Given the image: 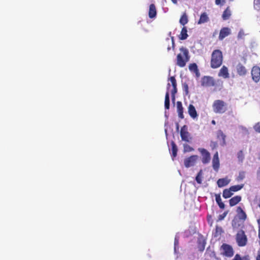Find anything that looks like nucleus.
I'll return each mask as SVG.
<instances>
[{
	"label": "nucleus",
	"instance_id": "f257e3e1",
	"mask_svg": "<svg viewBox=\"0 0 260 260\" xmlns=\"http://www.w3.org/2000/svg\"><path fill=\"white\" fill-rule=\"evenodd\" d=\"M223 56L222 52L219 49L213 50L211 54L210 67L212 69L220 67L223 62Z\"/></svg>",
	"mask_w": 260,
	"mask_h": 260
},
{
	"label": "nucleus",
	"instance_id": "f03ea898",
	"mask_svg": "<svg viewBox=\"0 0 260 260\" xmlns=\"http://www.w3.org/2000/svg\"><path fill=\"white\" fill-rule=\"evenodd\" d=\"M180 51L182 53H179L177 56V65L181 68L185 66L186 63L189 60V52L187 49L182 47Z\"/></svg>",
	"mask_w": 260,
	"mask_h": 260
},
{
	"label": "nucleus",
	"instance_id": "7ed1b4c3",
	"mask_svg": "<svg viewBox=\"0 0 260 260\" xmlns=\"http://www.w3.org/2000/svg\"><path fill=\"white\" fill-rule=\"evenodd\" d=\"M212 108L215 113L219 114H223L228 110L227 104L221 100L214 101L212 105Z\"/></svg>",
	"mask_w": 260,
	"mask_h": 260
},
{
	"label": "nucleus",
	"instance_id": "20e7f679",
	"mask_svg": "<svg viewBox=\"0 0 260 260\" xmlns=\"http://www.w3.org/2000/svg\"><path fill=\"white\" fill-rule=\"evenodd\" d=\"M236 240L237 244L240 247L245 246L247 243V238L243 230L238 232L236 236Z\"/></svg>",
	"mask_w": 260,
	"mask_h": 260
},
{
	"label": "nucleus",
	"instance_id": "39448f33",
	"mask_svg": "<svg viewBox=\"0 0 260 260\" xmlns=\"http://www.w3.org/2000/svg\"><path fill=\"white\" fill-rule=\"evenodd\" d=\"M220 250L221 254L223 256L231 257L234 255V251L233 247L230 245L223 243L221 246Z\"/></svg>",
	"mask_w": 260,
	"mask_h": 260
},
{
	"label": "nucleus",
	"instance_id": "423d86ee",
	"mask_svg": "<svg viewBox=\"0 0 260 260\" xmlns=\"http://www.w3.org/2000/svg\"><path fill=\"white\" fill-rule=\"evenodd\" d=\"M180 136L182 140L186 142L190 143L192 139L191 134L188 131V127L186 125L181 127Z\"/></svg>",
	"mask_w": 260,
	"mask_h": 260
},
{
	"label": "nucleus",
	"instance_id": "0eeeda50",
	"mask_svg": "<svg viewBox=\"0 0 260 260\" xmlns=\"http://www.w3.org/2000/svg\"><path fill=\"white\" fill-rule=\"evenodd\" d=\"M198 156L197 155H192L189 157H186L184 160V165L186 168H189L194 166L198 159Z\"/></svg>",
	"mask_w": 260,
	"mask_h": 260
},
{
	"label": "nucleus",
	"instance_id": "6e6552de",
	"mask_svg": "<svg viewBox=\"0 0 260 260\" xmlns=\"http://www.w3.org/2000/svg\"><path fill=\"white\" fill-rule=\"evenodd\" d=\"M198 151L201 154L203 164H208L211 159L210 153L206 149L203 148H198Z\"/></svg>",
	"mask_w": 260,
	"mask_h": 260
},
{
	"label": "nucleus",
	"instance_id": "1a4fd4ad",
	"mask_svg": "<svg viewBox=\"0 0 260 260\" xmlns=\"http://www.w3.org/2000/svg\"><path fill=\"white\" fill-rule=\"evenodd\" d=\"M215 81L214 78L210 76H204L201 79V85L204 87L214 86Z\"/></svg>",
	"mask_w": 260,
	"mask_h": 260
},
{
	"label": "nucleus",
	"instance_id": "9d476101",
	"mask_svg": "<svg viewBox=\"0 0 260 260\" xmlns=\"http://www.w3.org/2000/svg\"><path fill=\"white\" fill-rule=\"evenodd\" d=\"M251 75L253 81L258 83L260 81V68L257 66H253L251 71Z\"/></svg>",
	"mask_w": 260,
	"mask_h": 260
},
{
	"label": "nucleus",
	"instance_id": "9b49d317",
	"mask_svg": "<svg viewBox=\"0 0 260 260\" xmlns=\"http://www.w3.org/2000/svg\"><path fill=\"white\" fill-rule=\"evenodd\" d=\"M169 80L171 82L173 89L171 91L172 101L174 102L175 101V94L177 92V82L175 77H171Z\"/></svg>",
	"mask_w": 260,
	"mask_h": 260
},
{
	"label": "nucleus",
	"instance_id": "f8f14e48",
	"mask_svg": "<svg viewBox=\"0 0 260 260\" xmlns=\"http://www.w3.org/2000/svg\"><path fill=\"white\" fill-rule=\"evenodd\" d=\"M219 159L218 157V152L216 151L212 159V167L213 169L215 171H218L219 168Z\"/></svg>",
	"mask_w": 260,
	"mask_h": 260
},
{
	"label": "nucleus",
	"instance_id": "ddd939ff",
	"mask_svg": "<svg viewBox=\"0 0 260 260\" xmlns=\"http://www.w3.org/2000/svg\"><path fill=\"white\" fill-rule=\"evenodd\" d=\"M231 34V30L229 28L225 27L221 29L218 37L219 40H222L224 38Z\"/></svg>",
	"mask_w": 260,
	"mask_h": 260
},
{
	"label": "nucleus",
	"instance_id": "4468645a",
	"mask_svg": "<svg viewBox=\"0 0 260 260\" xmlns=\"http://www.w3.org/2000/svg\"><path fill=\"white\" fill-rule=\"evenodd\" d=\"M218 76L224 79L229 78L230 75L228 68L225 66H222L218 72Z\"/></svg>",
	"mask_w": 260,
	"mask_h": 260
},
{
	"label": "nucleus",
	"instance_id": "2eb2a0df",
	"mask_svg": "<svg viewBox=\"0 0 260 260\" xmlns=\"http://www.w3.org/2000/svg\"><path fill=\"white\" fill-rule=\"evenodd\" d=\"M236 70L238 74L240 76H245L247 72L246 68L240 63L237 66Z\"/></svg>",
	"mask_w": 260,
	"mask_h": 260
},
{
	"label": "nucleus",
	"instance_id": "dca6fc26",
	"mask_svg": "<svg viewBox=\"0 0 260 260\" xmlns=\"http://www.w3.org/2000/svg\"><path fill=\"white\" fill-rule=\"evenodd\" d=\"M170 83H168L167 86V91L166 93L165 99V107L166 109H169L170 108V94L169 89H170Z\"/></svg>",
	"mask_w": 260,
	"mask_h": 260
},
{
	"label": "nucleus",
	"instance_id": "f3484780",
	"mask_svg": "<svg viewBox=\"0 0 260 260\" xmlns=\"http://www.w3.org/2000/svg\"><path fill=\"white\" fill-rule=\"evenodd\" d=\"M217 138L220 141V145L224 146L226 144L225 138L226 136L223 134L221 130H218L217 132Z\"/></svg>",
	"mask_w": 260,
	"mask_h": 260
},
{
	"label": "nucleus",
	"instance_id": "a211bd4d",
	"mask_svg": "<svg viewBox=\"0 0 260 260\" xmlns=\"http://www.w3.org/2000/svg\"><path fill=\"white\" fill-rule=\"evenodd\" d=\"M188 112L190 116L193 119L196 118L198 116L194 106L192 104L189 105Z\"/></svg>",
	"mask_w": 260,
	"mask_h": 260
},
{
	"label": "nucleus",
	"instance_id": "6ab92c4d",
	"mask_svg": "<svg viewBox=\"0 0 260 260\" xmlns=\"http://www.w3.org/2000/svg\"><path fill=\"white\" fill-rule=\"evenodd\" d=\"M230 179L227 177L219 179L217 181V184L219 187H222L226 186L230 182Z\"/></svg>",
	"mask_w": 260,
	"mask_h": 260
},
{
	"label": "nucleus",
	"instance_id": "aec40b11",
	"mask_svg": "<svg viewBox=\"0 0 260 260\" xmlns=\"http://www.w3.org/2000/svg\"><path fill=\"white\" fill-rule=\"evenodd\" d=\"M237 212L240 219L245 221L247 218V215L241 207H238L237 209Z\"/></svg>",
	"mask_w": 260,
	"mask_h": 260
},
{
	"label": "nucleus",
	"instance_id": "412c9836",
	"mask_svg": "<svg viewBox=\"0 0 260 260\" xmlns=\"http://www.w3.org/2000/svg\"><path fill=\"white\" fill-rule=\"evenodd\" d=\"M242 198L240 196H236L229 200V204L231 207L237 205L241 201Z\"/></svg>",
	"mask_w": 260,
	"mask_h": 260
},
{
	"label": "nucleus",
	"instance_id": "4be33fe9",
	"mask_svg": "<svg viewBox=\"0 0 260 260\" xmlns=\"http://www.w3.org/2000/svg\"><path fill=\"white\" fill-rule=\"evenodd\" d=\"M148 15L150 18L155 17L156 15V10L154 4H152L149 6Z\"/></svg>",
	"mask_w": 260,
	"mask_h": 260
},
{
	"label": "nucleus",
	"instance_id": "5701e85b",
	"mask_svg": "<svg viewBox=\"0 0 260 260\" xmlns=\"http://www.w3.org/2000/svg\"><path fill=\"white\" fill-rule=\"evenodd\" d=\"M177 109L179 117L181 119H183V107L182 103L180 101L177 102Z\"/></svg>",
	"mask_w": 260,
	"mask_h": 260
},
{
	"label": "nucleus",
	"instance_id": "b1692460",
	"mask_svg": "<svg viewBox=\"0 0 260 260\" xmlns=\"http://www.w3.org/2000/svg\"><path fill=\"white\" fill-rule=\"evenodd\" d=\"M171 145L172 157L173 159H174V158L176 157L177 155L178 148L177 145H176L174 141H172L171 142Z\"/></svg>",
	"mask_w": 260,
	"mask_h": 260
},
{
	"label": "nucleus",
	"instance_id": "393cba45",
	"mask_svg": "<svg viewBox=\"0 0 260 260\" xmlns=\"http://www.w3.org/2000/svg\"><path fill=\"white\" fill-rule=\"evenodd\" d=\"M188 36L187 28L184 26L181 29L179 38L181 40H184L187 38Z\"/></svg>",
	"mask_w": 260,
	"mask_h": 260
},
{
	"label": "nucleus",
	"instance_id": "a878e982",
	"mask_svg": "<svg viewBox=\"0 0 260 260\" xmlns=\"http://www.w3.org/2000/svg\"><path fill=\"white\" fill-rule=\"evenodd\" d=\"M234 194L231 189L229 188L225 189L223 190L222 197L224 199H228L231 198Z\"/></svg>",
	"mask_w": 260,
	"mask_h": 260
},
{
	"label": "nucleus",
	"instance_id": "bb28decb",
	"mask_svg": "<svg viewBox=\"0 0 260 260\" xmlns=\"http://www.w3.org/2000/svg\"><path fill=\"white\" fill-rule=\"evenodd\" d=\"M209 20V17L206 12L203 13L198 21V24H202L207 22Z\"/></svg>",
	"mask_w": 260,
	"mask_h": 260
},
{
	"label": "nucleus",
	"instance_id": "cd10ccee",
	"mask_svg": "<svg viewBox=\"0 0 260 260\" xmlns=\"http://www.w3.org/2000/svg\"><path fill=\"white\" fill-rule=\"evenodd\" d=\"M215 200L219 208L223 209L225 207L224 203L222 202L220 194H215Z\"/></svg>",
	"mask_w": 260,
	"mask_h": 260
},
{
	"label": "nucleus",
	"instance_id": "c85d7f7f",
	"mask_svg": "<svg viewBox=\"0 0 260 260\" xmlns=\"http://www.w3.org/2000/svg\"><path fill=\"white\" fill-rule=\"evenodd\" d=\"M188 17L186 13H184L180 18L179 22L182 25H184L188 23Z\"/></svg>",
	"mask_w": 260,
	"mask_h": 260
},
{
	"label": "nucleus",
	"instance_id": "c756f323",
	"mask_svg": "<svg viewBox=\"0 0 260 260\" xmlns=\"http://www.w3.org/2000/svg\"><path fill=\"white\" fill-rule=\"evenodd\" d=\"M244 184H238L235 185L231 186L230 188L233 191V192H237L238 191L240 190L244 187Z\"/></svg>",
	"mask_w": 260,
	"mask_h": 260
},
{
	"label": "nucleus",
	"instance_id": "7c9ffc66",
	"mask_svg": "<svg viewBox=\"0 0 260 260\" xmlns=\"http://www.w3.org/2000/svg\"><path fill=\"white\" fill-rule=\"evenodd\" d=\"M231 11L229 9V8L228 7L223 12V14H222V18L224 20H227L228 19L230 16H231Z\"/></svg>",
	"mask_w": 260,
	"mask_h": 260
},
{
	"label": "nucleus",
	"instance_id": "2f4dec72",
	"mask_svg": "<svg viewBox=\"0 0 260 260\" xmlns=\"http://www.w3.org/2000/svg\"><path fill=\"white\" fill-rule=\"evenodd\" d=\"M202 178H203V171L201 170L199 173H198L196 177V180L198 184H201L202 183Z\"/></svg>",
	"mask_w": 260,
	"mask_h": 260
},
{
	"label": "nucleus",
	"instance_id": "473e14b6",
	"mask_svg": "<svg viewBox=\"0 0 260 260\" xmlns=\"http://www.w3.org/2000/svg\"><path fill=\"white\" fill-rule=\"evenodd\" d=\"M245 178V172L244 171H240L239 173L238 176L236 178V180L237 181H240L243 180Z\"/></svg>",
	"mask_w": 260,
	"mask_h": 260
},
{
	"label": "nucleus",
	"instance_id": "72a5a7b5",
	"mask_svg": "<svg viewBox=\"0 0 260 260\" xmlns=\"http://www.w3.org/2000/svg\"><path fill=\"white\" fill-rule=\"evenodd\" d=\"M194 150V149L187 144H183V151L184 152H191Z\"/></svg>",
	"mask_w": 260,
	"mask_h": 260
},
{
	"label": "nucleus",
	"instance_id": "f704fd0d",
	"mask_svg": "<svg viewBox=\"0 0 260 260\" xmlns=\"http://www.w3.org/2000/svg\"><path fill=\"white\" fill-rule=\"evenodd\" d=\"M237 157L239 161L243 162L244 159V155L242 150H240L238 152Z\"/></svg>",
	"mask_w": 260,
	"mask_h": 260
},
{
	"label": "nucleus",
	"instance_id": "c9c22d12",
	"mask_svg": "<svg viewBox=\"0 0 260 260\" xmlns=\"http://www.w3.org/2000/svg\"><path fill=\"white\" fill-rule=\"evenodd\" d=\"M199 247L201 251H203L205 249L206 242L204 240H202V241L200 240L199 241Z\"/></svg>",
	"mask_w": 260,
	"mask_h": 260
},
{
	"label": "nucleus",
	"instance_id": "e433bc0d",
	"mask_svg": "<svg viewBox=\"0 0 260 260\" xmlns=\"http://www.w3.org/2000/svg\"><path fill=\"white\" fill-rule=\"evenodd\" d=\"M232 260H249L247 256L241 257L240 254H236Z\"/></svg>",
	"mask_w": 260,
	"mask_h": 260
},
{
	"label": "nucleus",
	"instance_id": "4c0bfd02",
	"mask_svg": "<svg viewBox=\"0 0 260 260\" xmlns=\"http://www.w3.org/2000/svg\"><path fill=\"white\" fill-rule=\"evenodd\" d=\"M228 212V211H225L222 214L219 215L218 217L217 221H221V220H223L226 216Z\"/></svg>",
	"mask_w": 260,
	"mask_h": 260
},
{
	"label": "nucleus",
	"instance_id": "58836bf2",
	"mask_svg": "<svg viewBox=\"0 0 260 260\" xmlns=\"http://www.w3.org/2000/svg\"><path fill=\"white\" fill-rule=\"evenodd\" d=\"M245 35L244 30L243 29H240L238 34V39H242Z\"/></svg>",
	"mask_w": 260,
	"mask_h": 260
},
{
	"label": "nucleus",
	"instance_id": "ea45409f",
	"mask_svg": "<svg viewBox=\"0 0 260 260\" xmlns=\"http://www.w3.org/2000/svg\"><path fill=\"white\" fill-rule=\"evenodd\" d=\"M255 132L260 133V122H257L253 126Z\"/></svg>",
	"mask_w": 260,
	"mask_h": 260
},
{
	"label": "nucleus",
	"instance_id": "a19ab883",
	"mask_svg": "<svg viewBox=\"0 0 260 260\" xmlns=\"http://www.w3.org/2000/svg\"><path fill=\"white\" fill-rule=\"evenodd\" d=\"M171 39H172V40H171L172 45H171V46H168V47H167L168 51H170L171 50V47L173 49H174V47H175V43H174V37H172Z\"/></svg>",
	"mask_w": 260,
	"mask_h": 260
},
{
	"label": "nucleus",
	"instance_id": "79ce46f5",
	"mask_svg": "<svg viewBox=\"0 0 260 260\" xmlns=\"http://www.w3.org/2000/svg\"><path fill=\"white\" fill-rule=\"evenodd\" d=\"M226 0H215V4L217 5H223L225 3Z\"/></svg>",
	"mask_w": 260,
	"mask_h": 260
},
{
	"label": "nucleus",
	"instance_id": "37998d69",
	"mask_svg": "<svg viewBox=\"0 0 260 260\" xmlns=\"http://www.w3.org/2000/svg\"><path fill=\"white\" fill-rule=\"evenodd\" d=\"M183 90L186 92V94H187L188 93V85L186 83H184L183 85Z\"/></svg>",
	"mask_w": 260,
	"mask_h": 260
},
{
	"label": "nucleus",
	"instance_id": "c03bdc74",
	"mask_svg": "<svg viewBox=\"0 0 260 260\" xmlns=\"http://www.w3.org/2000/svg\"><path fill=\"white\" fill-rule=\"evenodd\" d=\"M254 6H257L258 8L260 7V0H254Z\"/></svg>",
	"mask_w": 260,
	"mask_h": 260
},
{
	"label": "nucleus",
	"instance_id": "a18cd8bd",
	"mask_svg": "<svg viewBox=\"0 0 260 260\" xmlns=\"http://www.w3.org/2000/svg\"><path fill=\"white\" fill-rule=\"evenodd\" d=\"M211 146L212 147V149H214L217 146V144L215 142H212L211 143Z\"/></svg>",
	"mask_w": 260,
	"mask_h": 260
},
{
	"label": "nucleus",
	"instance_id": "49530a36",
	"mask_svg": "<svg viewBox=\"0 0 260 260\" xmlns=\"http://www.w3.org/2000/svg\"><path fill=\"white\" fill-rule=\"evenodd\" d=\"M256 176L258 179L260 180V167L258 168Z\"/></svg>",
	"mask_w": 260,
	"mask_h": 260
},
{
	"label": "nucleus",
	"instance_id": "de8ad7c7",
	"mask_svg": "<svg viewBox=\"0 0 260 260\" xmlns=\"http://www.w3.org/2000/svg\"><path fill=\"white\" fill-rule=\"evenodd\" d=\"M257 224H258V229H260V217L257 220Z\"/></svg>",
	"mask_w": 260,
	"mask_h": 260
},
{
	"label": "nucleus",
	"instance_id": "09e8293b",
	"mask_svg": "<svg viewBox=\"0 0 260 260\" xmlns=\"http://www.w3.org/2000/svg\"><path fill=\"white\" fill-rule=\"evenodd\" d=\"M256 260H260V254H258L256 257Z\"/></svg>",
	"mask_w": 260,
	"mask_h": 260
},
{
	"label": "nucleus",
	"instance_id": "8fccbe9b",
	"mask_svg": "<svg viewBox=\"0 0 260 260\" xmlns=\"http://www.w3.org/2000/svg\"><path fill=\"white\" fill-rule=\"evenodd\" d=\"M171 1L175 4H176L177 3V0H171Z\"/></svg>",
	"mask_w": 260,
	"mask_h": 260
},
{
	"label": "nucleus",
	"instance_id": "3c124183",
	"mask_svg": "<svg viewBox=\"0 0 260 260\" xmlns=\"http://www.w3.org/2000/svg\"><path fill=\"white\" fill-rule=\"evenodd\" d=\"M192 66H193L196 69H197V66L196 64L193 63L192 64Z\"/></svg>",
	"mask_w": 260,
	"mask_h": 260
},
{
	"label": "nucleus",
	"instance_id": "603ef678",
	"mask_svg": "<svg viewBox=\"0 0 260 260\" xmlns=\"http://www.w3.org/2000/svg\"><path fill=\"white\" fill-rule=\"evenodd\" d=\"M212 123L215 124V121L214 120L212 121Z\"/></svg>",
	"mask_w": 260,
	"mask_h": 260
},
{
	"label": "nucleus",
	"instance_id": "864d4df0",
	"mask_svg": "<svg viewBox=\"0 0 260 260\" xmlns=\"http://www.w3.org/2000/svg\"><path fill=\"white\" fill-rule=\"evenodd\" d=\"M179 129V125L178 124H177V129Z\"/></svg>",
	"mask_w": 260,
	"mask_h": 260
},
{
	"label": "nucleus",
	"instance_id": "5fc2aeb1",
	"mask_svg": "<svg viewBox=\"0 0 260 260\" xmlns=\"http://www.w3.org/2000/svg\"><path fill=\"white\" fill-rule=\"evenodd\" d=\"M258 159H260V152L258 154Z\"/></svg>",
	"mask_w": 260,
	"mask_h": 260
},
{
	"label": "nucleus",
	"instance_id": "6e6d98bb",
	"mask_svg": "<svg viewBox=\"0 0 260 260\" xmlns=\"http://www.w3.org/2000/svg\"><path fill=\"white\" fill-rule=\"evenodd\" d=\"M178 243V241H176V240L175 239V244H176V243Z\"/></svg>",
	"mask_w": 260,
	"mask_h": 260
},
{
	"label": "nucleus",
	"instance_id": "4d7b16f0",
	"mask_svg": "<svg viewBox=\"0 0 260 260\" xmlns=\"http://www.w3.org/2000/svg\"><path fill=\"white\" fill-rule=\"evenodd\" d=\"M167 42H169V41H170L169 39H168H168H167Z\"/></svg>",
	"mask_w": 260,
	"mask_h": 260
}]
</instances>
